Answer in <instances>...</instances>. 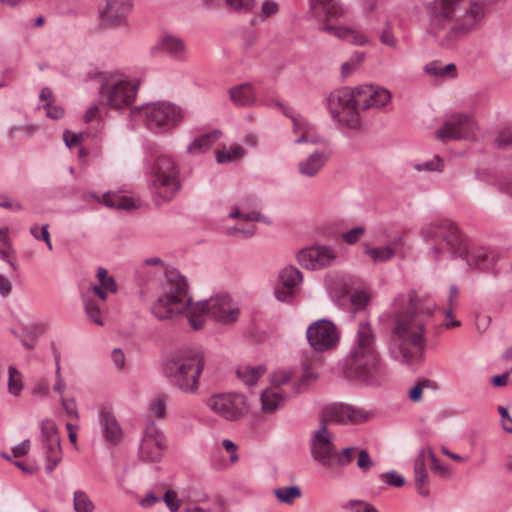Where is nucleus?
<instances>
[{"label":"nucleus","instance_id":"nucleus-1","mask_svg":"<svg viewBox=\"0 0 512 512\" xmlns=\"http://www.w3.org/2000/svg\"><path fill=\"white\" fill-rule=\"evenodd\" d=\"M162 293L152 306L153 315L159 320L172 319L185 314L194 330L203 327L206 317H211L222 324L235 322L240 309L238 304L227 294H218L197 303H192L188 283L177 271H167Z\"/></svg>","mask_w":512,"mask_h":512},{"label":"nucleus","instance_id":"nucleus-2","mask_svg":"<svg viewBox=\"0 0 512 512\" xmlns=\"http://www.w3.org/2000/svg\"><path fill=\"white\" fill-rule=\"evenodd\" d=\"M393 310L389 353L395 360L411 364L424 349L425 326L435 304L429 297L410 291L395 298Z\"/></svg>","mask_w":512,"mask_h":512},{"label":"nucleus","instance_id":"nucleus-3","mask_svg":"<svg viewBox=\"0 0 512 512\" xmlns=\"http://www.w3.org/2000/svg\"><path fill=\"white\" fill-rule=\"evenodd\" d=\"M421 236L430 247L427 256L439 260L445 254L464 259L471 268L488 269L494 260L492 253L483 247H468L457 226L449 219H439L421 228Z\"/></svg>","mask_w":512,"mask_h":512},{"label":"nucleus","instance_id":"nucleus-4","mask_svg":"<svg viewBox=\"0 0 512 512\" xmlns=\"http://www.w3.org/2000/svg\"><path fill=\"white\" fill-rule=\"evenodd\" d=\"M347 377L366 386H380L386 369L376 347V333L367 321L359 322L346 358Z\"/></svg>","mask_w":512,"mask_h":512},{"label":"nucleus","instance_id":"nucleus-5","mask_svg":"<svg viewBox=\"0 0 512 512\" xmlns=\"http://www.w3.org/2000/svg\"><path fill=\"white\" fill-rule=\"evenodd\" d=\"M205 366L200 348H180L171 352L163 363L165 376L173 387L185 394H196Z\"/></svg>","mask_w":512,"mask_h":512},{"label":"nucleus","instance_id":"nucleus-6","mask_svg":"<svg viewBox=\"0 0 512 512\" xmlns=\"http://www.w3.org/2000/svg\"><path fill=\"white\" fill-rule=\"evenodd\" d=\"M149 177L151 193L157 204L171 201L181 187L179 168L168 155H159L154 160Z\"/></svg>","mask_w":512,"mask_h":512},{"label":"nucleus","instance_id":"nucleus-7","mask_svg":"<svg viewBox=\"0 0 512 512\" xmlns=\"http://www.w3.org/2000/svg\"><path fill=\"white\" fill-rule=\"evenodd\" d=\"M129 116L135 125L142 122L148 127H176L185 118V112L180 106L170 101H155L132 107L129 110Z\"/></svg>","mask_w":512,"mask_h":512},{"label":"nucleus","instance_id":"nucleus-8","mask_svg":"<svg viewBox=\"0 0 512 512\" xmlns=\"http://www.w3.org/2000/svg\"><path fill=\"white\" fill-rule=\"evenodd\" d=\"M486 14L487 6L484 1H471L464 14L443 34L439 45L444 48L454 47L459 39L479 27Z\"/></svg>","mask_w":512,"mask_h":512},{"label":"nucleus","instance_id":"nucleus-9","mask_svg":"<svg viewBox=\"0 0 512 512\" xmlns=\"http://www.w3.org/2000/svg\"><path fill=\"white\" fill-rule=\"evenodd\" d=\"M355 87H341L327 97V106L334 119L346 128H358L360 125Z\"/></svg>","mask_w":512,"mask_h":512},{"label":"nucleus","instance_id":"nucleus-10","mask_svg":"<svg viewBox=\"0 0 512 512\" xmlns=\"http://www.w3.org/2000/svg\"><path fill=\"white\" fill-rule=\"evenodd\" d=\"M209 411L219 418L235 422L242 419L249 411L247 399L239 393H217L205 400Z\"/></svg>","mask_w":512,"mask_h":512},{"label":"nucleus","instance_id":"nucleus-11","mask_svg":"<svg viewBox=\"0 0 512 512\" xmlns=\"http://www.w3.org/2000/svg\"><path fill=\"white\" fill-rule=\"evenodd\" d=\"M139 88L138 82L126 79H106L99 88L102 102L115 110L128 107L135 100Z\"/></svg>","mask_w":512,"mask_h":512},{"label":"nucleus","instance_id":"nucleus-12","mask_svg":"<svg viewBox=\"0 0 512 512\" xmlns=\"http://www.w3.org/2000/svg\"><path fill=\"white\" fill-rule=\"evenodd\" d=\"M463 0H432L425 5L429 18V32L439 41L459 10Z\"/></svg>","mask_w":512,"mask_h":512},{"label":"nucleus","instance_id":"nucleus-13","mask_svg":"<svg viewBox=\"0 0 512 512\" xmlns=\"http://www.w3.org/2000/svg\"><path fill=\"white\" fill-rule=\"evenodd\" d=\"M373 415L371 411L358 406L334 403L324 409L320 422H324L327 427L328 424L358 425L371 420Z\"/></svg>","mask_w":512,"mask_h":512},{"label":"nucleus","instance_id":"nucleus-14","mask_svg":"<svg viewBox=\"0 0 512 512\" xmlns=\"http://www.w3.org/2000/svg\"><path fill=\"white\" fill-rule=\"evenodd\" d=\"M309 445L310 454L314 461L326 468L333 465L336 449L334 434L324 422H320L318 428L311 433Z\"/></svg>","mask_w":512,"mask_h":512},{"label":"nucleus","instance_id":"nucleus-15","mask_svg":"<svg viewBox=\"0 0 512 512\" xmlns=\"http://www.w3.org/2000/svg\"><path fill=\"white\" fill-rule=\"evenodd\" d=\"M309 345L317 352L334 349L340 341V333L333 322L320 319L310 324L306 330Z\"/></svg>","mask_w":512,"mask_h":512},{"label":"nucleus","instance_id":"nucleus-16","mask_svg":"<svg viewBox=\"0 0 512 512\" xmlns=\"http://www.w3.org/2000/svg\"><path fill=\"white\" fill-rule=\"evenodd\" d=\"M166 439L163 432L153 423H148L139 445L138 456L144 463H158L166 449Z\"/></svg>","mask_w":512,"mask_h":512},{"label":"nucleus","instance_id":"nucleus-17","mask_svg":"<svg viewBox=\"0 0 512 512\" xmlns=\"http://www.w3.org/2000/svg\"><path fill=\"white\" fill-rule=\"evenodd\" d=\"M338 258L337 250L328 245H315L300 250L298 263L309 270H320L332 266Z\"/></svg>","mask_w":512,"mask_h":512},{"label":"nucleus","instance_id":"nucleus-18","mask_svg":"<svg viewBox=\"0 0 512 512\" xmlns=\"http://www.w3.org/2000/svg\"><path fill=\"white\" fill-rule=\"evenodd\" d=\"M41 441L46 457V470L51 473L62 459L60 438L55 422L45 419L41 423Z\"/></svg>","mask_w":512,"mask_h":512},{"label":"nucleus","instance_id":"nucleus-19","mask_svg":"<svg viewBox=\"0 0 512 512\" xmlns=\"http://www.w3.org/2000/svg\"><path fill=\"white\" fill-rule=\"evenodd\" d=\"M358 109L382 108L391 100V93L377 85H359L355 87Z\"/></svg>","mask_w":512,"mask_h":512},{"label":"nucleus","instance_id":"nucleus-20","mask_svg":"<svg viewBox=\"0 0 512 512\" xmlns=\"http://www.w3.org/2000/svg\"><path fill=\"white\" fill-rule=\"evenodd\" d=\"M132 6L131 0H106L99 12L102 25L111 28L125 25Z\"/></svg>","mask_w":512,"mask_h":512},{"label":"nucleus","instance_id":"nucleus-21","mask_svg":"<svg viewBox=\"0 0 512 512\" xmlns=\"http://www.w3.org/2000/svg\"><path fill=\"white\" fill-rule=\"evenodd\" d=\"M303 280L302 273L293 266L285 267L279 273L275 296L279 301L288 302L292 299Z\"/></svg>","mask_w":512,"mask_h":512},{"label":"nucleus","instance_id":"nucleus-22","mask_svg":"<svg viewBox=\"0 0 512 512\" xmlns=\"http://www.w3.org/2000/svg\"><path fill=\"white\" fill-rule=\"evenodd\" d=\"M329 157L330 153L324 150L313 152L298 163L299 173L304 177H315L325 166Z\"/></svg>","mask_w":512,"mask_h":512},{"label":"nucleus","instance_id":"nucleus-23","mask_svg":"<svg viewBox=\"0 0 512 512\" xmlns=\"http://www.w3.org/2000/svg\"><path fill=\"white\" fill-rule=\"evenodd\" d=\"M310 12L318 19H337L342 14V8L337 0H309Z\"/></svg>","mask_w":512,"mask_h":512},{"label":"nucleus","instance_id":"nucleus-24","mask_svg":"<svg viewBox=\"0 0 512 512\" xmlns=\"http://www.w3.org/2000/svg\"><path fill=\"white\" fill-rule=\"evenodd\" d=\"M100 421L105 440L112 445L119 444L123 434L115 417L108 411H102Z\"/></svg>","mask_w":512,"mask_h":512},{"label":"nucleus","instance_id":"nucleus-25","mask_svg":"<svg viewBox=\"0 0 512 512\" xmlns=\"http://www.w3.org/2000/svg\"><path fill=\"white\" fill-rule=\"evenodd\" d=\"M229 98L237 106H251L256 102V92L250 83H242L229 89Z\"/></svg>","mask_w":512,"mask_h":512},{"label":"nucleus","instance_id":"nucleus-26","mask_svg":"<svg viewBox=\"0 0 512 512\" xmlns=\"http://www.w3.org/2000/svg\"><path fill=\"white\" fill-rule=\"evenodd\" d=\"M82 301L86 316L98 326H103V315L105 313V305L96 301L89 292L82 294Z\"/></svg>","mask_w":512,"mask_h":512},{"label":"nucleus","instance_id":"nucleus-27","mask_svg":"<svg viewBox=\"0 0 512 512\" xmlns=\"http://www.w3.org/2000/svg\"><path fill=\"white\" fill-rule=\"evenodd\" d=\"M220 130H211L200 137L194 139L187 146V152L191 155H199L207 150L220 138Z\"/></svg>","mask_w":512,"mask_h":512},{"label":"nucleus","instance_id":"nucleus-28","mask_svg":"<svg viewBox=\"0 0 512 512\" xmlns=\"http://www.w3.org/2000/svg\"><path fill=\"white\" fill-rule=\"evenodd\" d=\"M320 29L354 45H364L367 42V38L363 34L347 27L323 25Z\"/></svg>","mask_w":512,"mask_h":512},{"label":"nucleus","instance_id":"nucleus-29","mask_svg":"<svg viewBox=\"0 0 512 512\" xmlns=\"http://www.w3.org/2000/svg\"><path fill=\"white\" fill-rule=\"evenodd\" d=\"M363 253L374 264H378L390 261L395 256V249L390 245L374 247L365 244Z\"/></svg>","mask_w":512,"mask_h":512},{"label":"nucleus","instance_id":"nucleus-30","mask_svg":"<svg viewBox=\"0 0 512 512\" xmlns=\"http://www.w3.org/2000/svg\"><path fill=\"white\" fill-rule=\"evenodd\" d=\"M284 396L275 388L266 389L261 394L262 410L266 413H272L283 405Z\"/></svg>","mask_w":512,"mask_h":512},{"label":"nucleus","instance_id":"nucleus-31","mask_svg":"<svg viewBox=\"0 0 512 512\" xmlns=\"http://www.w3.org/2000/svg\"><path fill=\"white\" fill-rule=\"evenodd\" d=\"M161 46L171 57L178 60L184 59L185 44L182 39L172 35H166L161 40Z\"/></svg>","mask_w":512,"mask_h":512},{"label":"nucleus","instance_id":"nucleus-32","mask_svg":"<svg viewBox=\"0 0 512 512\" xmlns=\"http://www.w3.org/2000/svg\"><path fill=\"white\" fill-rule=\"evenodd\" d=\"M266 367L264 365L258 366H241L237 369L238 378L247 386H253L257 383L260 377L264 375Z\"/></svg>","mask_w":512,"mask_h":512},{"label":"nucleus","instance_id":"nucleus-33","mask_svg":"<svg viewBox=\"0 0 512 512\" xmlns=\"http://www.w3.org/2000/svg\"><path fill=\"white\" fill-rule=\"evenodd\" d=\"M103 203L110 208L118 210H132L136 208L133 200L127 196L107 192L102 196Z\"/></svg>","mask_w":512,"mask_h":512},{"label":"nucleus","instance_id":"nucleus-34","mask_svg":"<svg viewBox=\"0 0 512 512\" xmlns=\"http://www.w3.org/2000/svg\"><path fill=\"white\" fill-rule=\"evenodd\" d=\"M477 125L474 117L469 113H452L443 123L442 128H473Z\"/></svg>","mask_w":512,"mask_h":512},{"label":"nucleus","instance_id":"nucleus-35","mask_svg":"<svg viewBox=\"0 0 512 512\" xmlns=\"http://www.w3.org/2000/svg\"><path fill=\"white\" fill-rule=\"evenodd\" d=\"M273 494L280 503L293 505L297 499L302 497V491L299 486H282L275 488Z\"/></svg>","mask_w":512,"mask_h":512},{"label":"nucleus","instance_id":"nucleus-36","mask_svg":"<svg viewBox=\"0 0 512 512\" xmlns=\"http://www.w3.org/2000/svg\"><path fill=\"white\" fill-rule=\"evenodd\" d=\"M244 153V149L238 144H234L229 147H223L217 151L216 161L218 163H229L242 158Z\"/></svg>","mask_w":512,"mask_h":512},{"label":"nucleus","instance_id":"nucleus-37","mask_svg":"<svg viewBox=\"0 0 512 512\" xmlns=\"http://www.w3.org/2000/svg\"><path fill=\"white\" fill-rule=\"evenodd\" d=\"M73 508L75 512H94L95 505L85 491L76 490L73 493Z\"/></svg>","mask_w":512,"mask_h":512},{"label":"nucleus","instance_id":"nucleus-38","mask_svg":"<svg viewBox=\"0 0 512 512\" xmlns=\"http://www.w3.org/2000/svg\"><path fill=\"white\" fill-rule=\"evenodd\" d=\"M24 388L23 375L13 366L8 368V391L14 396H19Z\"/></svg>","mask_w":512,"mask_h":512},{"label":"nucleus","instance_id":"nucleus-39","mask_svg":"<svg viewBox=\"0 0 512 512\" xmlns=\"http://www.w3.org/2000/svg\"><path fill=\"white\" fill-rule=\"evenodd\" d=\"M472 130H436L435 137L446 143L450 141L472 139Z\"/></svg>","mask_w":512,"mask_h":512},{"label":"nucleus","instance_id":"nucleus-40","mask_svg":"<svg viewBox=\"0 0 512 512\" xmlns=\"http://www.w3.org/2000/svg\"><path fill=\"white\" fill-rule=\"evenodd\" d=\"M96 277L98 280V284L93 285L94 287H101L106 290H109L110 293L114 294L117 292V284L115 279L108 274V271L103 268L99 267L97 269Z\"/></svg>","mask_w":512,"mask_h":512},{"label":"nucleus","instance_id":"nucleus-41","mask_svg":"<svg viewBox=\"0 0 512 512\" xmlns=\"http://www.w3.org/2000/svg\"><path fill=\"white\" fill-rule=\"evenodd\" d=\"M106 107L107 106L103 102L102 104L92 105L89 107L83 116L84 123H100L107 114Z\"/></svg>","mask_w":512,"mask_h":512},{"label":"nucleus","instance_id":"nucleus-42","mask_svg":"<svg viewBox=\"0 0 512 512\" xmlns=\"http://www.w3.org/2000/svg\"><path fill=\"white\" fill-rule=\"evenodd\" d=\"M356 450V447H346L342 449L340 452H338L337 449H335L333 464L339 467H345L349 465L353 461L354 453Z\"/></svg>","mask_w":512,"mask_h":512},{"label":"nucleus","instance_id":"nucleus-43","mask_svg":"<svg viewBox=\"0 0 512 512\" xmlns=\"http://www.w3.org/2000/svg\"><path fill=\"white\" fill-rule=\"evenodd\" d=\"M365 53L364 52H356L351 58L344 62L341 66V74L344 78L348 77L353 70H355L364 60Z\"/></svg>","mask_w":512,"mask_h":512},{"label":"nucleus","instance_id":"nucleus-44","mask_svg":"<svg viewBox=\"0 0 512 512\" xmlns=\"http://www.w3.org/2000/svg\"><path fill=\"white\" fill-rule=\"evenodd\" d=\"M149 412L152 416L162 419L166 414V399L163 395L155 397L150 405Z\"/></svg>","mask_w":512,"mask_h":512},{"label":"nucleus","instance_id":"nucleus-45","mask_svg":"<svg viewBox=\"0 0 512 512\" xmlns=\"http://www.w3.org/2000/svg\"><path fill=\"white\" fill-rule=\"evenodd\" d=\"M278 4L272 0H265L262 3L261 11L259 15L255 16L251 20V24L255 25L257 18H260L262 21L275 15L278 12Z\"/></svg>","mask_w":512,"mask_h":512},{"label":"nucleus","instance_id":"nucleus-46","mask_svg":"<svg viewBox=\"0 0 512 512\" xmlns=\"http://www.w3.org/2000/svg\"><path fill=\"white\" fill-rule=\"evenodd\" d=\"M415 487L419 495L427 497L430 493L427 472H414Z\"/></svg>","mask_w":512,"mask_h":512},{"label":"nucleus","instance_id":"nucleus-47","mask_svg":"<svg viewBox=\"0 0 512 512\" xmlns=\"http://www.w3.org/2000/svg\"><path fill=\"white\" fill-rule=\"evenodd\" d=\"M48 228H49L48 224L42 225L41 229H39V227L37 225H33L30 228V233L36 240H43L45 242L47 248L51 251L53 249V246H52V242L50 239V234H49Z\"/></svg>","mask_w":512,"mask_h":512},{"label":"nucleus","instance_id":"nucleus-48","mask_svg":"<svg viewBox=\"0 0 512 512\" xmlns=\"http://www.w3.org/2000/svg\"><path fill=\"white\" fill-rule=\"evenodd\" d=\"M318 379V374L310 367V366H304L302 375L298 382V389H304L310 386L311 384L315 383Z\"/></svg>","mask_w":512,"mask_h":512},{"label":"nucleus","instance_id":"nucleus-49","mask_svg":"<svg viewBox=\"0 0 512 512\" xmlns=\"http://www.w3.org/2000/svg\"><path fill=\"white\" fill-rule=\"evenodd\" d=\"M365 232L366 229L364 227L357 226L343 233L341 238L344 243L348 245H354L361 239Z\"/></svg>","mask_w":512,"mask_h":512},{"label":"nucleus","instance_id":"nucleus-50","mask_svg":"<svg viewBox=\"0 0 512 512\" xmlns=\"http://www.w3.org/2000/svg\"><path fill=\"white\" fill-rule=\"evenodd\" d=\"M381 480L390 486L401 487L404 485L405 480L402 475L397 471L391 470L380 475Z\"/></svg>","mask_w":512,"mask_h":512},{"label":"nucleus","instance_id":"nucleus-51","mask_svg":"<svg viewBox=\"0 0 512 512\" xmlns=\"http://www.w3.org/2000/svg\"><path fill=\"white\" fill-rule=\"evenodd\" d=\"M427 452H428V458H430V460H431V467H430L431 470L434 473H436V474H438V475H440L442 477H445V476L449 475V473H450L449 468L447 466L441 465L438 462V460H437L433 450L430 447H428V451Z\"/></svg>","mask_w":512,"mask_h":512},{"label":"nucleus","instance_id":"nucleus-52","mask_svg":"<svg viewBox=\"0 0 512 512\" xmlns=\"http://www.w3.org/2000/svg\"><path fill=\"white\" fill-rule=\"evenodd\" d=\"M442 161L438 156H435L429 161L416 164L414 167L418 171H442Z\"/></svg>","mask_w":512,"mask_h":512},{"label":"nucleus","instance_id":"nucleus-53","mask_svg":"<svg viewBox=\"0 0 512 512\" xmlns=\"http://www.w3.org/2000/svg\"><path fill=\"white\" fill-rule=\"evenodd\" d=\"M374 463L367 450L362 449L358 452L357 466L358 468L366 473L373 467Z\"/></svg>","mask_w":512,"mask_h":512},{"label":"nucleus","instance_id":"nucleus-54","mask_svg":"<svg viewBox=\"0 0 512 512\" xmlns=\"http://www.w3.org/2000/svg\"><path fill=\"white\" fill-rule=\"evenodd\" d=\"M163 500L171 512L178 511L181 506V500L174 490H167Z\"/></svg>","mask_w":512,"mask_h":512},{"label":"nucleus","instance_id":"nucleus-55","mask_svg":"<svg viewBox=\"0 0 512 512\" xmlns=\"http://www.w3.org/2000/svg\"><path fill=\"white\" fill-rule=\"evenodd\" d=\"M229 217L237 218V219L244 220V221H250V222L261 220V215L259 212L251 211L248 213H243L237 207L232 210V212L229 214Z\"/></svg>","mask_w":512,"mask_h":512},{"label":"nucleus","instance_id":"nucleus-56","mask_svg":"<svg viewBox=\"0 0 512 512\" xmlns=\"http://www.w3.org/2000/svg\"><path fill=\"white\" fill-rule=\"evenodd\" d=\"M50 393L49 383L46 379L37 380L32 387V394L39 398L48 397Z\"/></svg>","mask_w":512,"mask_h":512},{"label":"nucleus","instance_id":"nucleus-57","mask_svg":"<svg viewBox=\"0 0 512 512\" xmlns=\"http://www.w3.org/2000/svg\"><path fill=\"white\" fill-rule=\"evenodd\" d=\"M370 503L362 500H350L343 504L342 508L352 512H368Z\"/></svg>","mask_w":512,"mask_h":512},{"label":"nucleus","instance_id":"nucleus-58","mask_svg":"<svg viewBox=\"0 0 512 512\" xmlns=\"http://www.w3.org/2000/svg\"><path fill=\"white\" fill-rule=\"evenodd\" d=\"M83 139V133H74L71 130H65L63 133V140L68 148L78 146Z\"/></svg>","mask_w":512,"mask_h":512},{"label":"nucleus","instance_id":"nucleus-59","mask_svg":"<svg viewBox=\"0 0 512 512\" xmlns=\"http://www.w3.org/2000/svg\"><path fill=\"white\" fill-rule=\"evenodd\" d=\"M46 116L51 119H61L64 116V109L61 106L53 105L51 102H46L43 105Z\"/></svg>","mask_w":512,"mask_h":512},{"label":"nucleus","instance_id":"nucleus-60","mask_svg":"<svg viewBox=\"0 0 512 512\" xmlns=\"http://www.w3.org/2000/svg\"><path fill=\"white\" fill-rule=\"evenodd\" d=\"M291 379V375L287 371H276L271 376V384L273 388L278 389V387L287 384Z\"/></svg>","mask_w":512,"mask_h":512},{"label":"nucleus","instance_id":"nucleus-61","mask_svg":"<svg viewBox=\"0 0 512 512\" xmlns=\"http://www.w3.org/2000/svg\"><path fill=\"white\" fill-rule=\"evenodd\" d=\"M429 380H424L414 385L409 391V398L413 402H419L422 397L423 389L430 386Z\"/></svg>","mask_w":512,"mask_h":512},{"label":"nucleus","instance_id":"nucleus-62","mask_svg":"<svg viewBox=\"0 0 512 512\" xmlns=\"http://www.w3.org/2000/svg\"><path fill=\"white\" fill-rule=\"evenodd\" d=\"M0 207L10 209L12 211L23 210V205L18 201H13L7 194L0 192Z\"/></svg>","mask_w":512,"mask_h":512},{"label":"nucleus","instance_id":"nucleus-63","mask_svg":"<svg viewBox=\"0 0 512 512\" xmlns=\"http://www.w3.org/2000/svg\"><path fill=\"white\" fill-rule=\"evenodd\" d=\"M0 259L7 262L13 271L18 270V264L14 256V249L12 246L10 247V249H4L0 247Z\"/></svg>","mask_w":512,"mask_h":512},{"label":"nucleus","instance_id":"nucleus-64","mask_svg":"<svg viewBox=\"0 0 512 512\" xmlns=\"http://www.w3.org/2000/svg\"><path fill=\"white\" fill-rule=\"evenodd\" d=\"M369 301V295L364 291H356L351 295V302L356 309H362Z\"/></svg>","mask_w":512,"mask_h":512}]
</instances>
